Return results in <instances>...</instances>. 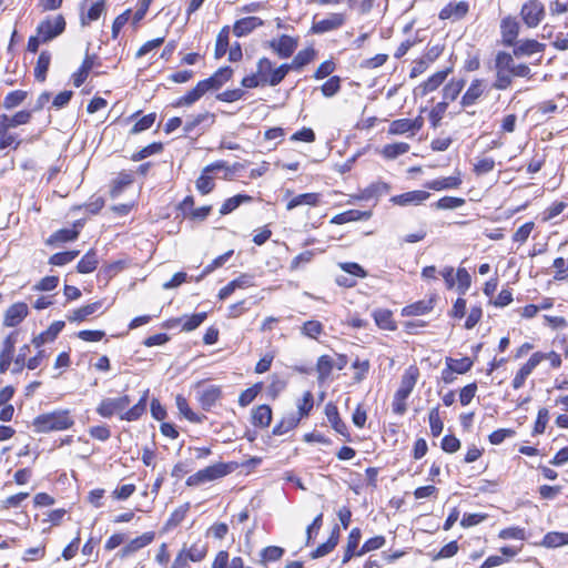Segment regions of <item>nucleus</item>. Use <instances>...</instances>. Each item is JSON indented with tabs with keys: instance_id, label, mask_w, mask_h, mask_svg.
Masks as SVG:
<instances>
[{
	"instance_id": "obj_49",
	"label": "nucleus",
	"mask_w": 568,
	"mask_h": 568,
	"mask_svg": "<svg viewBox=\"0 0 568 568\" xmlns=\"http://www.w3.org/2000/svg\"><path fill=\"white\" fill-rule=\"evenodd\" d=\"M315 405L314 394L311 390H305L302 397L296 402L297 410L294 414L301 419L310 417Z\"/></svg>"
},
{
	"instance_id": "obj_60",
	"label": "nucleus",
	"mask_w": 568,
	"mask_h": 568,
	"mask_svg": "<svg viewBox=\"0 0 568 568\" xmlns=\"http://www.w3.org/2000/svg\"><path fill=\"white\" fill-rule=\"evenodd\" d=\"M334 359L329 355H321L316 362L317 379L325 382L332 374Z\"/></svg>"
},
{
	"instance_id": "obj_46",
	"label": "nucleus",
	"mask_w": 568,
	"mask_h": 568,
	"mask_svg": "<svg viewBox=\"0 0 568 568\" xmlns=\"http://www.w3.org/2000/svg\"><path fill=\"white\" fill-rule=\"evenodd\" d=\"M369 217H371L369 211H359V210L351 209V210H347L339 214L334 215L329 222L332 224L342 225V224H346L349 222L367 220Z\"/></svg>"
},
{
	"instance_id": "obj_20",
	"label": "nucleus",
	"mask_w": 568,
	"mask_h": 568,
	"mask_svg": "<svg viewBox=\"0 0 568 568\" xmlns=\"http://www.w3.org/2000/svg\"><path fill=\"white\" fill-rule=\"evenodd\" d=\"M470 4L466 0L449 1L438 12L439 20L459 21L468 16Z\"/></svg>"
},
{
	"instance_id": "obj_37",
	"label": "nucleus",
	"mask_w": 568,
	"mask_h": 568,
	"mask_svg": "<svg viewBox=\"0 0 568 568\" xmlns=\"http://www.w3.org/2000/svg\"><path fill=\"white\" fill-rule=\"evenodd\" d=\"M273 419V409L268 404H261L251 412V424L256 428L270 427Z\"/></svg>"
},
{
	"instance_id": "obj_44",
	"label": "nucleus",
	"mask_w": 568,
	"mask_h": 568,
	"mask_svg": "<svg viewBox=\"0 0 568 568\" xmlns=\"http://www.w3.org/2000/svg\"><path fill=\"white\" fill-rule=\"evenodd\" d=\"M134 182V175L131 171L122 170L116 178L112 180L110 187L111 197H118L123 190Z\"/></svg>"
},
{
	"instance_id": "obj_58",
	"label": "nucleus",
	"mask_w": 568,
	"mask_h": 568,
	"mask_svg": "<svg viewBox=\"0 0 568 568\" xmlns=\"http://www.w3.org/2000/svg\"><path fill=\"white\" fill-rule=\"evenodd\" d=\"M234 255V250H229L225 253L216 256L211 263H209L201 272V274L196 277V282H200L209 274L214 272L216 268L222 267L232 256Z\"/></svg>"
},
{
	"instance_id": "obj_28",
	"label": "nucleus",
	"mask_w": 568,
	"mask_h": 568,
	"mask_svg": "<svg viewBox=\"0 0 568 568\" xmlns=\"http://www.w3.org/2000/svg\"><path fill=\"white\" fill-rule=\"evenodd\" d=\"M466 80L464 78L453 77L444 83L442 89V102L450 104L464 93Z\"/></svg>"
},
{
	"instance_id": "obj_23",
	"label": "nucleus",
	"mask_w": 568,
	"mask_h": 568,
	"mask_svg": "<svg viewBox=\"0 0 568 568\" xmlns=\"http://www.w3.org/2000/svg\"><path fill=\"white\" fill-rule=\"evenodd\" d=\"M499 28L501 43L505 47L515 44V41L518 40V36L520 33V22L517 18L515 16L507 14L500 20Z\"/></svg>"
},
{
	"instance_id": "obj_52",
	"label": "nucleus",
	"mask_w": 568,
	"mask_h": 568,
	"mask_svg": "<svg viewBox=\"0 0 568 568\" xmlns=\"http://www.w3.org/2000/svg\"><path fill=\"white\" fill-rule=\"evenodd\" d=\"M32 119V110H20L12 115L6 113L0 114V121L8 124L10 128L29 124Z\"/></svg>"
},
{
	"instance_id": "obj_29",
	"label": "nucleus",
	"mask_w": 568,
	"mask_h": 568,
	"mask_svg": "<svg viewBox=\"0 0 568 568\" xmlns=\"http://www.w3.org/2000/svg\"><path fill=\"white\" fill-rule=\"evenodd\" d=\"M362 539V530L359 527H354L349 530L346 545L343 551L342 564L345 565L354 557H359V542Z\"/></svg>"
},
{
	"instance_id": "obj_8",
	"label": "nucleus",
	"mask_w": 568,
	"mask_h": 568,
	"mask_svg": "<svg viewBox=\"0 0 568 568\" xmlns=\"http://www.w3.org/2000/svg\"><path fill=\"white\" fill-rule=\"evenodd\" d=\"M237 468V462H216L190 475L185 480V485L187 487H199L203 484L219 480Z\"/></svg>"
},
{
	"instance_id": "obj_42",
	"label": "nucleus",
	"mask_w": 568,
	"mask_h": 568,
	"mask_svg": "<svg viewBox=\"0 0 568 568\" xmlns=\"http://www.w3.org/2000/svg\"><path fill=\"white\" fill-rule=\"evenodd\" d=\"M51 61L52 53L49 50L45 49L40 51L33 69V75L36 81L43 83L47 80Z\"/></svg>"
},
{
	"instance_id": "obj_57",
	"label": "nucleus",
	"mask_w": 568,
	"mask_h": 568,
	"mask_svg": "<svg viewBox=\"0 0 568 568\" xmlns=\"http://www.w3.org/2000/svg\"><path fill=\"white\" fill-rule=\"evenodd\" d=\"M445 364L450 366V368L459 375H464L468 373L471 367L474 366V359L469 356H464L462 358H454L450 356H447L445 358Z\"/></svg>"
},
{
	"instance_id": "obj_63",
	"label": "nucleus",
	"mask_w": 568,
	"mask_h": 568,
	"mask_svg": "<svg viewBox=\"0 0 568 568\" xmlns=\"http://www.w3.org/2000/svg\"><path fill=\"white\" fill-rule=\"evenodd\" d=\"M448 104L439 101L428 112L429 126L437 129L442 125V121L447 112Z\"/></svg>"
},
{
	"instance_id": "obj_15",
	"label": "nucleus",
	"mask_w": 568,
	"mask_h": 568,
	"mask_svg": "<svg viewBox=\"0 0 568 568\" xmlns=\"http://www.w3.org/2000/svg\"><path fill=\"white\" fill-rule=\"evenodd\" d=\"M215 114L209 111L192 115L183 125L185 136H201L204 132L215 123Z\"/></svg>"
},
{
	"instance_id": "obj_1",
	"label": "nucleus",
	"mask_w": 568,
	"mask_h": 568,
	"mask_svg": "<svg viewBox=\"0 0 568 568\" xmlns=\"http://www.w3.org/2000/svg\"><path fill=\"white\" fill-rule=\"evenodd\" d=\"M511 52L498 51L495 57V80L493 87L496 90L504 91L509 89L515 78L532 79V72L526 63H515V58L520 59L531 57L534 54H542L546 50V44L536 39H521L516 40L515 44L510 45Z\"/></svg>"
},
{
	"instance_id": "obj_62",
	"label": "nucleus",
	"mask_w": 568,
	"mask_h": 568,
	"mask_svg": "<svg viewBox=\"0 0 568 568\" xmlns=\"http://www.w3.org/2000/svg\"><path fill=\"white\" fill-rule=\"evenodd\" d=\"M301 333L311 339H318L324 334V325L317 320H310L301 326Z\"/></svg>"
},
{
	"instance_id": "obj_50",
	"label": "nucleus",
	"mask_w": 568,
	"mask_h": 568,
	"mask_svg": "<svg viewBox=\"0 0 568 568\" xmlns=\"http://www.w3.org/2000/svg\"><path fill=\"white\" fill-rule=\"evenodd\" d=\"M10 126L0 121V151L7 148L18 150L22 143L18 134L10 132Z\"/></svg>"
},
{
	"instance_id": "obj_40",
	"label": "nucleus",
	"mask_w": 568,
	"mask_h": 568,
	"mask_svg": "<svg viewBox=\"0 0 568 568\" xmlns=\"http://www.w3.org/2000/svg\"><path fill=\"white\" fill-rule=\"evenodd\" d=\"M375 325L383 331L394 332L397 329V323L393 311L388 308H376L372 313Z\"/></svg>"
},
{
	"instance_id": "obj_19",
	"label": "nucleus",
	"mask_w": 568,
	"mask_h": 568,
	"mask_svg": "<svg viewBox=\"0 0 568 568\" xmlns=\"http://www.w3.org/2000/svg\"><path fill=\"white\" fill-rule=\"evenodd\" d=\"M437 295L430 294L427 298L418 300L405 305L400 310L403 317L424 316L432 313L436 306Z\"/></svg>"
},
{
	"instance_id": "obj_61",
	"label": "nucleus",
	"mask_w": 568,
	"mask_h": 568,
	"mask_svg": "<svg viewBox=\"0 0 568 568\" xmlns=\"http://www.w3.org/2000/svg\"><path fill=\"white\" fill-rule=\"evenodd\" d=\"M428 424L430 429V435L433 437H438L444 429V422L440 415L439 405L433 407L428 412Z\"/></svg>"
},
{
	"instance_id": "obj_5",
	"label": "nucleus",
	"mask_w": 568,
	"mask_h": 568,
	"mask_svg": "<svg viewBox=\"0 0 568 568\" xmlns=\"http://www.w3.org/2000/svg\"><path fill=\"white\" fill-rule=\"evenodd\" d=\"M74 424V415L69 408H59L42 413L32 420L33 430L38 434L68 430L71 429Z\"/></svg>"
},
{
	"instance_id": "obj_24",
	"label": "nucleus",
	"mask_w": 568,
	"mask_h": 568,
	"mask_svg": "<svg viewBox=\"0 0 568 568\" xmlns=\"http://www.w3.org/2000/svg\"><path fill=\"white\" fill-rule=\"evenodd\" d=\"M223 398L220 385H210L197 393L196 400L204 412H211Z\"/></svg>"
},
{
	"instance_id": "obj_34",
	"label": "nucleus",
	"mask_w": 568,
	"mask_h": 568,
	"mask_svg": "<svg viewBox=\"0 0 568 568\" xmlns=\"http://www.w3.org/2000/svg\"><path fill=\"white\" fill-rule=\"evenodd\" d=\"M339 538H341V528L339 526L336 524L333 526L331 532H329V536L327 538V540L321 545H318L311 554H310V557L312 559H317V558H321V557H324L326 555H328L329 552H332L335 547L338 545L339 542Z\"/></svg>"
},
{
	"instance_id": "obj_31",
	"label": "nucleus",
	"mask_w": 568,
	"mask_h": 568,
	"mask_svg": "<svg viewBox=\"0 0 568 568\" xmlns=\"http://www.w3.org/2000/svg\"><path fill=\"white\" fill-rule=\"evenodd\" d=\"M537 366L538 363L536 362V357L532 353L529 356V358L525 363H523L516 371L511 379L513 389L518 390L523 388L526 384L527 378L532 374Z\"/></svg>"
},
{
	"instance_id": "obj_39",
	"label": "nucleus",
	"mask_w": 568,
	"mask_h": 568,
	"mask_svg": "<svg viewBox=\"0 0 568 568\" xmlns=\"http://www.w3.org/2000/svg\"><path fill=\"white\" fill-rule=\"evenodd\" d=\"M463 183L462 173L459 171L456 174L445 178L435 179L432 181H427L424 186L428 190L433 191H443V190H455L458 189Z\"/></svg>"
},
{
	"instance_id": "obj_7",
	"label": "nucleus",
	"mask_w": 568,
	"mask_h": 568,
	"mask_svg": "<svg viewBox=\"0 0 568 568\" xmlns=\"http://www.w3.org/2000/svg\"><path fill=\"white\" fill-rule=\"evenodd\" d=\"M420 376V371L416 364L409 365L403 373L399 387L396 389L392 410L395 415L402 416L407 410V399L413 393Z\"/></svg>"
},
{
	"instance_id": "obj_21",
	"label": "nucleus",
	"mask_w": 568,
	"mask_h": 568,
	"mask_svg": "<svg viewBox=\"0 0 568 568\" xmlns=\"http://www.w3.org/2000/svg\"><path fill=\"white\" fill-rule=\"evenodd\" d=\"M272 51L281 59H288L298 47V38L288 34H282L268 43Z\"/></svg>"
},
{
	"instance_id": "obj_14",
	"label": "nucleus",
	"mask_w": 568,
	"mask_h": 568,
	"mask_svg": "<svg viewBox=\"0 0 568 568\" xmlns=\"http://www.w3.org/2000/svg\"><path fill=\"white\" fill-rule=\"evenodd\" d=\"M324 415L331 426V428L338 434L344 442L351 443L353 442L352 433L349 427L342 418L341 413L338 410L337 405L329 400L324 406Z\"/></svg>"
},
{
	"instance_id": "obj_13",
	"label": "nucleus",
	"mask_w": 568,
	"mask_h": 568,
	"mask_svg": "<svg viewBox=\"0 0 568 568\" xmlns=\"http://www.w3.org/2000/svg\"><path fill=\"white\" fill-rule=\"evenodd\" d=\"M65 28L67 21L62 14L48 16L38 23L36 32L48 43L61 36Z\"/></svg>"
},
{
	"instance_id": "obj_18",
	"label": "nucleus",
	"mask_w": 568,
	"mask_h": 568,
	"mask_svg": "<svg viewBox=\"0 0 568 568\" xmlns=\"http://www.w3.org/2000/svg\"><path fill=\"white\" fill-rule=\"evenodd\" d=\"M346 19L345 12H331L326 18L320 21H313L310 31L313 34H324L335 31L345 24Z\"/></svg>"
},
{
	"instance_id": "obj_16",
	"label": "nucleus",
	"mask_w": 568,
	"mask_h": 568,
	"mask_svg": "<svg viewBox=\"0 0 568 568\" xmlns=\"http://www.w3.org/2000/svg\"><path fill=\"white\" fill-rule=\"evenodd\" d=\"M424 126V118L419 114L414 119H396L393 120L389 125L387 133L388 135H404L408 134L414 136Z\"/></svg>"
},
{
	"instance_id": "obj_3",
	"label": "nucleus",
	"mask_w": 568,
	"mask_h": 568,
	"mask_svg": "<svg viewBox=\"0 0 568 568\" xmlns=\"http://www.w3.org/2000/svg\"><path fill=\"white\" fill-rule=\"evenodd\" d=\"M234 71L230 65L219 68L212 75L200 80L194 88L172 102L173 108L191 106L210 91L220 90L233 78Z\"/></svg>"
},
{
	"instance_id": "obj_64",
	"label": "nucleus",
	"mask_w": 568,
	"mask_h": 568,
	"mask_svg": "<svg viewBox=\"0 0 568 568\" xmlns=\"http://www.w3.org/2000/svg\"><path fill=\"white\" fill-rule=\"evenodd\" d=\"M105 10V0L95 1L87 11L81 16V24L89 26L91 22L97 21Z\"/></svg>"
},
{
	"instance_id": "obj_2",
	"label": "nucleus",
	"mask_w": 568,
	"mask_h": 568,
	"mask_svg": "<svg viewBox=\"0 0 568 568\" xmlns=\"http://www.w3.org/2000/svg\"><path fill=\"white\" fill-rule=\"evenodd\" d=\"M149 389H145L139 400L131 407V397L123 394L119 397H104L95 407L97 414L102 418L118 416L121 420L136 422L146 414Z\"/></svg>"
},
{
	"instance_id": "obj_47",
	"label": "nucleus",
	"mask_w": 568,
	"mask_h": 568,
	"mask_svg": "<svg viewBox=\"0 0 568 568\" xmlns=\"http://www.w3.org/2000/svg\"><path fill=\"white\" fill-rule=\"evenodd\" d=\"M99 257L95 248H90L87 253L79 260L75 268L80 274H90L98 268Z\"/></svg>"
},
{
	"instance_id": "obj_33",
	"label": "nucleus",
	"mask_w": 568,
	"mask_h": 568,
	"mask_svg": "<svg viewBox=\"0 0 568 568\" xmlns=\"http://www.w3.org/2000/svg\"><path fill=\"white\" fill-rule=\"evenodd\" d=\"M521 548H516L513 546H503L499 551L501 555H491L488 556L480 565V568H494L500 566L505 562H508L514 557H516Z\"/></svg>"
},
{
	"instance_id": "obj_55",
	"label": "nucleus",
	"mask_w": 568,
	"mask_h": 568,
	"mask_svg": "<svg viewBox=\"0 0 568 568\" xmlns=\"http://www.w3.org/2000/svg\"><path fill=\"white\" fill-rule=\"evenodd\" d=\"M230 26H224L221 28L216 36L215 49H214V58L221 59L225 55L230 47Z\"/></svg>"
},
{
	"instance_id": "obj_10",
	"label": "nucleus",
	"mask_w": 568,
	"mask_h": 568,
	"mask_svg": "<svg viewBox=\"0 0 568 568\" xmlns=\"http://www.w3.org/2000/svg\"><path fill=\"white\" fill-rule=\"evenodd\" d=\"M495 89L493 83H489L486 78L475 77L470 80L464 93L459 99V106L467 111L468 114H474L475 112H469L468 109L481 103L489 95L490 90Z\"/></svg>"
},
{
	"instance_id": "obj_27",
	"label": "nucleus",
	"mask_w": 568,
	"mask_h": 568,
	"mask_svg": "<svg viewBox=\"0 0 568 568\" xmlns=\"http://www.w3.org/2000/svg\"><path fill=\"white\" fill-rule=\"evenodd\" d=\"M29 315V307L24 302H17L10 305L3 315V326L17 327Z\"/></svg>"
},
{
	"instance_id": "obj_41",
	"label": "nucleus",
	"mask_w": 568,
	"mask_h": 568,
	"mask_svg": "<svg viewBox=\"0 0 568 568\" xmlns=\"http://www.w3.org/2000/svg\"><path fill=\"white\" fill-rule=\"evenodd\" d=\"M175 405L180 415H182L190 423L202 424L206 419L205 415L197 414L191 408L187 398L182 394H178L175 396Z\"/></svg>"
},
{
	"instance_id": "obj_56",
	"label": "nucleus",
	"mask_w": 568,
	"mask_h": 568,
	"mask_svg": "<svg viewBox=\"0 0 568 568\" xmlns=\"http://www.w3.org/2000/svg\"><path fill=\"white\" fill-rule=\"evenodd\" d=\"M321 201L318 193H303L291 199L286 204V210L291 211L300 205L316 206Z\"/></svg>"
},
{
	"instance_id": "obj_9",
	"label": "nucleus",
	"mask_w": 568,
	"mask_h": 568,
	"mask_svg": "<svg viewBox=\"0 0 568 568\" xmlns=\"http://www.w3.org/2000/svg\"><path fill=\"white\" fill-rule=\"evenodd\" d=\"M465 295H459L454 301L450 310L448 311V316L454 321H460L465 318L463 327L465 329H473L477 326L484 316V308L480 302L473 304L467 312V300L464 297Z\"/></svg>"
},
{
	"instance_id": "obj_11",
	"label": "nucleus",
	"mask_w": 568,
	"mask_h": 568,
	"mask_svg": "<svg viewBox=\"0 0 568 568\" xmlns=\"http://www.w3.org/2000/svg\"><path fill=\"white\" fill-rule=\"evenodd\" d=\"M447 291L456 290L459 295H465L473 284V278L466 267L459 266L455 268L446 265L439 272Z\"/></svg>"
},
{
	"instance_id": "obj_17",
	"label": "nucleus",
	"mask_w": 568,
	"mask_h": 568,
	"mask_svg": "<svg viewBox=\"0 0 568 568\" xmlns=\"http://www.w3.org/2000/svg\"><path fill=\"white\" fill-rule=\"evenodd\" d=\"M195 200L192 195H186L178 205V210L184 219L194 222L205 221L212 212V205L194 207Z\"/></svg>"
},
{
	"instance_id": "obj_45",
	"label": "nucleus",
	"mask_w": 568,
	"mask_h": 568,
	"mask_svg": "<svg viewBox=\"0 0 568 568\" xmlns=\"http://www.w3.org/2000/svg\"><path fill=\"white\" fill-rule=\"evenodd\" d=\"M79 237V231L77 229H60L53 232L47 240L45 244L49 246H55L73 242Z\"/></svg>"
},
{
	"instance_id": "obj_38",
	"label": "nucleus",
	"mask_w": 568,
	"mask_h": 568,
	"mask_svg": "<svg viewBox=\"0 0 568 568\" xmlns=\"http://www.w3.org/2000/svg\"><path fill=\"white\" fill-rule=\"evenodd\" d=\"M264 21L260 17L250 16L236 20L233 24V33L237 38H242L254 31L255 29L263 27Z\"/></svg>"
},
{
	"instance_id": "obj_30",
	"label": "nucleus",
	"mask_w": 568,
	"mask_h": 568,
	"mask_svg": "<svg viewBox=\"0 0 568 568\" xmlns=\"http://www.w3.org/2000/svg\"><path fill=\"white\" fill-rule=\"evenodd\" d=\"M64 321L52 322L45 331L33 336V338L31 339L32 345L36 348H41L44 344L54 342L59 334L61 333V331L64 328Z\"/></svg>"
},
{
	"instance_id": "obj_36",
	"label": "nucleus",
	"mask_w": 568,
	"mask_h": 568,
	"mask_svg": "<svg viewBox=\"0 0 568 568\" xmlns=\"http://www.w3.org/2000/svg\"><path fill=\"white\" fill-rule=\"evenodd\" d=\"M317 55L316 50L314 47H307L302 50H300L291 62L284 63L287 68V73L290 71H301L305 65L310 64L312 61L315 60Z\"/></svg>"
},
{
	"instance_id": "obj_51",
	"label": "nucleus",
	"mask_w": 568,
	"mask_h": 568,
	"mask_svg": "<svg viewBox=\"0 0 568 568\" xmlns=\"http://www.w3.org/2000/svg\"><path fill=\"white\" fill-rule=\"evenodd\" d=\"M179 552L184 555V557L192 562H200L207 556L209 546L199 540L193 542L189 548H182Z\"/></svg>"
},
{
	"instance_id": "obj_53",
	"label": "nucleus",
	"mask_w": 568,
	"mask_h": 568,
	"mask_svg": "<svg viewBox=\"0 0 568 568\" xmlns=\"http://www.w3.org/2000/svg\"><path fill=\"white\" fill-rule=\"evenodd\" d=\"M410 150V145L406 142H395V143H388L385 144L381 151L379 154L385 160H394L398 158L399 155L406 154Z\"/></svg>"
},
{
	"instance_id": "obj_25",
	"label": "nucleus",
	"mask_w": 568,
	"mask_h": 568,
	"mask_svg": "<svg viewBox=\"0 0 568 568\" xmlns=\"http://www.w3.org/2000/svg\"><path fill=\"white\" fill-rule=\"evenodd\" d=\"M103 306V301H95L80 307L73 308L65 315L67 321L71 324H80L89 321L92 315L99 312Z\"/></svg>"
},
{
	"instance_id": "obj_4",
	"label": "nucleus",
	"mask_w": 568,
	"mask_h": 568,
	"mask_svg": "<svg viewBox=\"0 0 568 568\" xmlns=\"http://www.w3.org/2000/svg\"><path fill=\"white\" fill-rule=\"evenodd\" d=\"M287 74V68L284 63L275 67V63L271 59L262 57L256 62L255 72L243 77L241 85L245 89L276 87Z\"/></svg>"
},
{
	"instance_id": "obj_22",
	"label": "nucleus",
	"mask_w": 568,
	"mask_h": 568,
	"mask_svg": "<svg viewBox=\"0 0 568 568\" xmlns=\"http://www.w3.org/2000/svg\"><path fill=\"white\" fill-rule=\"evenodd\" d=\"M453 72V67H447L430 74L426 80L420 82L415 89L417 94L425 97L444 85L447 77Z\"/></svg>"
},
{
	"instance_id": "obj_43",
	"label": "nucleus",
	"mask_w": 568,
	"mask_h": 568,
	"mask_svg": "<svg viewBox=\"0 0 568 568\" xmlns=\"http://www.w3.org/2000/svg\"><path fill=\"white\" fill-rule=\"evenodd\" d=\"M301 422L294 413L286 414L274 425L272 434L274 436H283L297 428Z\"/></svg>"
},
{
	"instance_id": "obj_35",
	"label": "nucleus",
	"mask_w": 568,
	"mask_h": 568,
	"mask_svg": "<svg viewBox=\"0 0 568 568\" xmlns=\"http://www.w3.org/2000/svg\"><path fill=\"white\" fill-rule=\"evenodd\" d=\"M154 539H155L154 531H145L142 535L133 538L124 547H122V549L120 551V556L122 558L129 557V556L133 555L134 552L139 551L140 549L152 544L154 541Z\"/></svg>"
},
{
	"instance_id": "obj_6",
	"label": "nucleus",
	"mask_w": 568,
	"mask_h": 568,
	"mask_svg": "<svg viewBox=\"0 0 568 568\" xmlns=\"http://www.w3.org/2000/svg\"><path fill=\"white\" fill-rule=\"evenodd\" d=\"M242 165L240 163H235L232 166H230L227 164V162L223 161V160H217V161H214V162L207 164L206 166H204L202 169L199 178L195 181L196 191L201 195L210 194L211 192L214 191V189L216 186V184H215L216 175L215 174L217 172H223L222 179L229 181V180H232L235 172Z\"/></svg>"
},
{
	"instance_id": "obj_54",
	"label": "nucleus",
	"mask_w": 568,
	"mask_h": 568,
	"mask_svg": "<svg viewBox=\"0 0 568 568\" xmlns=\"http://www.w3.org/2000/svg\"><path fill=\"white\" fill-rule=\"evenodd\" d=\"M253 201V196L248 194H236L234 196L227 197L220 207L221 215H227L235 211L240 205L251 203Z\"/></svg>"
},
{
	"instance_id": "obj_12",
	"label": "nucleus",
	"mask_w": 568,
	"mask_h": 568,
	"mask_svg": "<svg viewBox=\"0 0 568 568\" xmlns=\"http://www.w3.org/2000/svg\"><path fill=\"white\" fill-rule=\"evenodd\" d=\"M546 6L541 0H526L523 2L519 17L528 29L537 28L546 18Z\"/></svg>"
},
{
	"instance_id": "obj_48",
	"label": "nucleus",
	"mask_w": 568,
	"mask_h": 568,
	"mask_svg": "<svg viewBox=\"0 0 568 568\" xmlns=\"http://www.w3.org/2000/svg\"><path fill=\"white\" fill-rule=\"evenodd\" d=\"M190 510V503H184L183 505L175 508L166 519L163 525L162 531L168 532L180 526L185 519L187 513Z\"/></svg>"
},
{
	"instance_id": "obj_26",
	"label": "nucleus",
	"mask_w": 568,
	"mask_h": 568,
	"mask_svg": "<svg viewBox=\"0 0 568 568\" xmlns=\"http://www.w3.org/2000/svg\"><path fill=\"white\" fill-rule=\"evenodd\" d=\"M255 286L254 276L248 273H241L236 278L229 282L225 286L220 288L217 298L221 301L230 297L236 290L248 288Z\"/></svg>"
},
{
	"instance_id": "obj_32",
	"label": "nucleus",
	"mask_w": 568,
	"mask_h": 568,
	"mask_svg": "<svg viewBox=\"0 0 568 568\" xmlns=\"http://www.w3.org/2000/svg\"><path fill=\"white\" fill-rule=\"evenodd\" d=\"M430 196V193L424 190H415L405 192L402 194L394 195L390 199V202H393L396 205L399 206H408V205H420L426 200H428Z\"/></svg>"
},
{
	"instance_id": "obj_59",
	"label": "nucleus",
	"mask_w": 568,
	"mask_h": 568,
	"mask_svg": "<svg viewBox=\"0 0 568 568\" xmlns=\"http://www.w3.org/2000/svg\"><path fill=\"white\" fill-rule=\"evenodd\" d=\"M164 150V144L160 141L152 142L141 150L131 154L130 160L133 162L142 161L151 155L160 154Z\"/></svg>"
}]
</instances>
